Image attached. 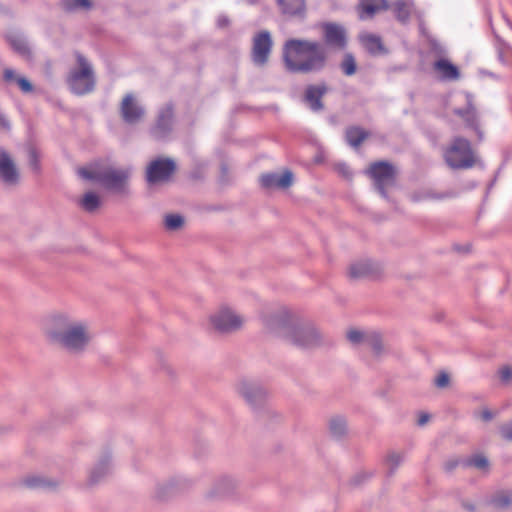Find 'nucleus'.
Returning a JSON list of instances; mask_svg holds the SVG:
<instances>
[{
	"instance_id": "obj_24",
	"label": "nucleus",
	"mask_w": 512,
	"mask_h": 512,
	"mask_svg": "<svg viewBox=\"0 0 512 512\" xmlns=\"http://www.w3.org/2000/svg\"><path fill=\"white\" fill-rule=\"evenodd\" d=\"M361 43L367 52L371 55L385 53V48L379 36L374 34H364L360 37Z\"/></svg>"
},
{
	"instance_id": "obj_3",
	"label": "nucleus",
	"mask_w": 512,
	"mask_h": 512,
	"mask_svg": "<svg viewBox=\"0 0 512 512\" xmlns=\"http://www.w3.org/2000/svg\"><path fill=\"white\" fill-rule=\"evenodd\" d=\"M282 60L290 73H316L322 71L328 61L325 46L308 39L290 38L282 47Z\"/></svg>"
},
{
	"instance_id": "obj_21",
	"label": "nucleus",
	"mask_w": 512,
	"mask_h": 512,
	"mask_svg": "<svg viewBox=\"0 0 512 512\" xmlns=\"http://www.w3.org/2000/svg\"><path fill=\"white\" fill-rule=\"evenodd\" d=\"M111 471L110 456L104 455L96 465L91 469L88 477L90 485L99 483Z\"/></svg>"
},
{
	"instance_id": "obj_41",
	"label": "nucleus",
	"mask_w": 512,
	"mask_h": 512,
	"mask_svg": "<svg viewBox=\"0 0 512 512\" xmlns=\"http://www.w3.org/2000/svg\"><path fill=\"white\" fill-rule=\"evenodd\" d=\"M492 503L496 507H500V508L508 507L511 504V498L508 494L501 493V494L496 495L492 499Z\"/></svg>"
},
{
	"instance_id": "obj_6",
	"label": "nucleus",
	"mask_w": 512,
	"mask_h": 512,
	"mask_svg": "<svg viewBox=\"0 0 512 512\" xmlns=\"http://www.w3.org/2000/svg\"><path fill=\"white\" fill-rule=\"evenodd\" d=\"M78 67L70 70L67 84L75 95H85L95 88V75L89 61L79 52L75 53Z\"/></svg>"
},
{
	"instance_id": "obj_51",
	"label": "nucleus",
	"mask_w": 512,
	"mask_h": 512,
	"mask_svg": "<svg viewBox=\"0 0 512 512\" xmlns=\"http://www.w3.org/2000/svg\"><path fill=\"white\" fill-rule=\"evenodd\" d=\"M228 24H229V20H228V18H227V17L222 16V17H219V18H218V26H220V27H225V26H227Z\"/></svg>"
},
{
	"instance_id": "obj_7",
	"label": "nucleus",
	"mask_w": 512,
	"mask_h": 512,
	"mask_svg": "<svg viewBox=\"0 0 512 512\" xmlns=\"http://www.w3.org/2000/svg\"><path fill=\"white\" fill-rule=\"evenodd\" d=\"M365 174L373 180L374 187L381 196L387 198V189L396 182V168L388 161H376L369 165Z\"/></svg>"
},
{
	"instance_id": "obj_32",
	"label": "nucleus",
	"mask_w": 512,
	"mask_h": 512,
	"mask_svg": "<svg viewBox=\"0 0 512 512\" xmlns=\"http://www.w3.org/2000/svg\"><path fill=\"white\" fill-rule=\"evenodd\" d=\"M80 206L87 212H94L100 206V198L94 192H87L79 202Z\"/></svg>"
},
{
	"instance_id": "obj_50",
	"label": "nucleus",
	"mask_w": 512,
	"mask_h": 512,
	"mask_svg": "<svg viewBox=\"0 0 512 512\" xmlns=\"http://www.w3.org/2000/svg\"><path fill=\"white\" fill-rule=\"evenodd\" d=\"M430 416L428 414H422L420 415L419 419H418V424L420 426L426 424L429 420Z\"/></svg>"
},
{
	"instance_id": "obj_43",
	"label": "nucleus",
	"mask_w": 512,
	"mask_h": 512,
	"mask_svg": "<svg viewBox=\"0 0 512 512\" xmlns=\"http://www.w3.org/2000/svg\"><path fill=\"white\" fill-rule=\"evenodd\" d=\"M430 50L434 52L437 56H440V58H443L442 56L446 53V48L439 42L432 40L430 42Z\"/></svg>"
},
{
	"instance_id": "obj_55",
	"label": "nucleus",
	"mask_w": 512,
	"mask_h": 512,
	"mask_svg": "<svg viewBox=\"0 0 512 512\" xmlns=\"http://www.w3.org/2000/svg\"><path fill=\"white\" fill-rule=\"evenodd\" d=\"M164 487H159L157 489V492H156V496L159 498V499H163L165 497V494H164Z\"/></svg>"
},
{
	"instance_id": "obj_26",
	"label": "nucleus",
	"mask_w": 512,
	"mask_h": 512,
	"mask_svg": "<svg viewBox=\"0 0 512 512\" xmlns=\"http://www.w3.org/2000/svg\"><path fill=\"white\" fill-rule=\"evenodd\" d=\"M368 137V133L357 126L349 127L346 130L345 138L348 144L354 148L359 147L362 142Z\"/></svg>"
},
{
	"instance_id": "obj_35",
	"label": "nucleus",
	"mask_w": 512,
	"mask_h": 512,
	"mask_svg": "<svg viewBox=\"0 0 512 512\" xmlns=\"http://www.w3.org/2000/svg\"><path fill=\"white\" fill-rule=\"evenodd\" d=\"M463 466H473L480 470H487L489 467V461L484 455L477 454L466 460H463Z\"/></svg>"
},
{
	"instance_id": "obj_22",
	"label": "nucleus",
	"mask_w": 512,
	"mask_h": 512,
	"mask_svg": "<svg viewBox=\"0 0 512 512\" xmlns=\"http://www.w3.org/2000/svg\"><path fill=\"white\" fill-rule=\"evenodd\" d=\"M283 14L303 17L306 11L305 0H277Z\"/></svg>"
},
{
	"instance_id": "obj_52",
	"label": "nucleus",
	"mask_w": 512,
	"mask_h": 512,
	"mask_svg": "<svg viewBox=\"0 0 512 512\" xmlns=\"http://www.w3.org/2000/svg\"><path fill=\"white\" fill-rule=\"evenodd\" d=\"M368 477V475L366 473H361V474H358L354 479H353V482L354 484H359L362 479H366Z\"/></svg>"
},
{
	"instance_id": "obj_1",
	"label": "nucleus",
	"mask_w": 512,
	"mask_h": 512,
	"mask_svg": "<svg viewBox=\"0 0 512 512\" xmlns=\"http://www.w3.org/2000/svg\"><path fill=\"white\" fill-rule=\"evenodd\" d=\"M45 334L51 344L71 354L84 352L93 338L87 322L66 312L47 317Z\"/></svg>"
},
{
	"instance_id": "obj_17",
	"label": "nucleus",
	"mask_w": 512,
	"mask_h": 512,
	"mask_svg": "<svg viewBox=\"0 0 512 512\" xmlns=\"http://www.w3.org/2000/svg\"><path fill=\"white\" fill-rule=\"evenodd\" d=\"M261 185L264 188H289L293 184V173L290 170L284 171L282 174L267 173L260 178Z\"/></svg>"
},
{
	"instance_id": "obj_13",
	"label": "nucleus",
	"mask_w": 512,
	"mask_h": 512,
	"mask_svg": "<svg viewBox=\"0 0 512 512\" xmlns=\"http://www.w3.org/2000/svg\"><path fill=\"white\" fill-rule=\"evenodd\" d=\"M174 109L172 104H166L158 112L155 125L151 128V135L157 140L166 139L173 128Z\"/></svg>"
},
{
	"instance_id": "obj_44",
	"label": "nucleus",
	"mask_w": 512,
	"mask_h": 512,
	"mask_svg": "<svg viewBox=\"0 0 512 512\" xmlns=\"http://www.w3.org/2000/svg\"><path fill=\"white\" fill-rule=\"evenodd\" d=\"M499 377L503 383H508L512 379V368L504 366L499 370Z\"/></svg>"
},
{
	"instance_id": "obj_19",
	"label": "nucleus",
	"mask_w": 512,
	"mask_h": 512,
	"mask_svg": "<svg viewBox=\"0 0 512 512\" xmlns=\"http://www.w3.org/2000/svg\"><path fill=\"white\" fill-rule=\"evenodd\" d=\"M390 8L387 0H361L359 4V17L362 20L374 17L380 11Z\"/></svg>"
},
{
	"instance_id": "obj_5",
	"label": "nucleus",
	"mask_w": 512,
	"mask_h": 512,
	"mask_svg": "<svg viewBox=\"0 0 512 512\" xmlns=\"http://www.w3.org/2000/svg\"><path fill=\"white\" fill-rule=\"evenodd\" d=\"M443 157L446 164L455 170L472 168L476 163V155L471 142L461 136L452 138L444 149Z\"/></svg>"
},
{
	"instance_id": "obj_45",
	"label": "nucleus",
	"mask_w": 512,
	"mask_h": 512,
	"mask_svg": "<svg viewBox=\"0 0 512 512\" xmlns=\"http://www.w3.org/2000/svg\"><path fill=\"white\" fill-rule=\"evenodd\" d=\"M449 381V375L445 372H442L435 379V385L439 388H445L448 386Z\"/></svg>"
},
{
	"instance_id": "obj_46",
	"label": "nucleus",
	"mask_w": 512,
	"mask_h": 512,
	"mask_svg": "<svg viewBox=\"0 0 512 512\" xmlns=\"http://www.w3.org/2000/svg\"><path fill=\"white\" fill-rule=\"evenodd\" d=\"M29 163L34 170L37 171L39 169L38 153L33 148L29 150Z\"/></svg>"
},
{
	"instance_id": "obj_29",
	"label": "nucleus",
	"mask_w": 512,
	"mask_h": 512,
	"mask_svg": "<svg viewBox=\"0 0 512 512\" xmlns=\"http://www.w3.org/2000/svg\"><path fill=\"white\" fill-rule=\"evenodd\" d=\"M463 120L468 128H471L476 132L479 141H482L484 138V135H483L482 130L479 127V121H478V116H477L476 110L471 105L470 102L468 105V114L465 116V118Z\"/></svg>"
},
{
	"instance_id": "obj_36",
	"label": "nucleus",
	"mask_w": 512,
	"mask_h": 512,
	"mask_svg": "<svg viewBox=\"0 0 512 512\" xmlns=\"http://www.w3.org/2000/svg\"><path fill=\"white\" fill-rule=\"evenodd\" d=\"M184 224V218L179 214H167L164 218V225L167 230L175 231Z\"/></svg>"
},
{
	"instance_id": "obj_31",
	"label": "nucleus",
	"mask_w": 512,
	"mask_h": 512,
	"mask_svg": "<svg viewBox=\"0 0 512 512\" xmlns=\"http://www.w3.org/2000/svg\"><path fill=\"white\" fill-rule=\"evenodd\" d=\"M329 430L333 437L339 439L347 432L346 420L342 417H334L330 420Z\"/></svg>"
},
{
	"instance_id": "obj_48",
	"label": "nucleus",
	"mask_w": 512,
	"mask_h": 512,
	"mask_svg": "<svg viewBox=\"0 0 512 512\" xmlns=\"http://www.w3.org/2000/svg\"><path fill=\"white\" fill-rule=\"evenodd\" d=\"M338 170L340 173H342L345 177H351L352 173L349 169V167L345 164L339 165Z\"/></svg>"
},
{
	"instance_id": "obj_16",
	"label": "nucleus",
	"mask_w": 512,
	"mask_h": 512,
	"mask_svg": "<svg viewBox=\"0 0 512 512\" xmlns=\"http://www.w3.org/2000/svg\"><path fill=\"white\" fill-rule=\"evenodd\" d=\"M327 91L328 88L325 84L308 85L305 89L304 101L312 111L319 112L324 109L322 98Z\"/></svg>"
},
{
	"instance_id": "obj_33",
	"label": "nucleus",
	"mask_w": 512,
	"mask_h": 512,
	"mask_svg": "<svg viewBox=\"0 0 512 512\" xmlns=\"http://www.w3.org/2000/svg\"><path fill=\"white\" fill-rule=\"evenodd\" d=\"M340 68L344 75L352 76L357 71L355 57L351 53H346L340 63Z\"/></svg>"
},
{
	"instance_id": "obj_53",
	"label": "nucleus",
	"mask_w": 512,
	"mask_h": 512,
	"mask_svg": "<svg viewBox=\"0 0 512 512\" xmlns=\"http://www.w3.org/2000/svg\"><path fill=\"white\" fill-rule=\"evenodd\" d=\"M454 113L458 116H460L462 119L465 118V116L468 114V108L467 109H456Z\"/></svg>"
},
{
	"instance_id": "obj_38",
	"label": "nucleus",
	"mask_w": 512,
	"mask_h": 512,
	"mask_svg": "<svg viewBox=\"0 0 512 512\" xmlns=\"http://www.w3.org/2000/svg\"><path fill=\"white\" fill-rule=\"evenodd\" d=\"M366 345H368L376 355H379L383 350L381 337L375 332L368 333Z\"/></svg>"
},
{
	"instance_id": "obj_15",
	"label": "nucleus",
	"mask_w": 512,
	"mask_h": 512,
	"mask_svg": "<svg viewBox=\"0 0 512 512\" xmlns=\"http://www.w3.org/2000/svg\"><path fill=\"white\" fill-rule=\"evenodd\" d=\"M0 178L8 185H15L19 180V173L14 162L3 149H0Z\"/></svg>"
},
{
	"instance_id": "obj_25",
	"label": "nucleus",
	"mask_w": 512,
	"mask_h": 512,
	"mask_svg": "<svg viewBox=\"0 0 512 512\" xmlns=\"http://www.w3.org/2000/svg\"><path fill=\"white\" fill-rule=\"evenodd\" d=\"M412 6L413 3L411 1L396 0L390 7L393 10L395 18L399 22L406 24L409 21Z\"/></svg>"
},
{
	"instance_id": "obj_14",
	"label": "nucleus",
	"mask_w": 512,
	"mask_h": 512,
	"mask_svg": "<svg viewBox=\"0 0 512 512\" xmlns=\"http://www.w3.org/2000/svg\"><path fill=\"white\" fill-rule=\"evenodd\" d=\"M120 113L126 123L135 124L141 120L145 111L132 94H126L121 103Z\"/></svg>"
},
{
	"instance_id": "obj_12",
	"label": "nucleus",
	"mask_w": 512,
	"mask_h": 512,
	"mask_svg": "<svg viewBox=\"0 0 512 512\" xmlns=\"http://www.w3.org/2000/svg\"><path fill=\"white\" fill-rule=\"evenodd\" d=\"M324 43L335 50H344L347 46V32L345 28L333 22L321 24Z\"/></svg>"
},
{
	"instance_id": "obj_54",
	"label": "nucleus",
	"mask_w": 512,
	"mask_h": 512,
	"mask_svg": "<svg viewBox=\"0 0 512 512\" xmlns=\"http://www.w3.org/2000/svg\"><path fill=\"white\" fill-rule=\"evenodd\" d=\"M0 125L3 126L6 129L10 128L9 121L5 117H3V116H0Z\"/></svg>"
},
{
	"instance_id": "obj_9",
	"label": "nucleus",
	"mask_w": 512,
	"mask_h": 512,
	"mask_svg": "<svg viewBox=\"0 0 512 512\" xmlns=\"http://www.w3.org/2000/svg\"><path fill=\"white\" fill-rule=\"evenodd\" d=\"M176 163L170 158H157L152 160L146 169V181L148 184L166 182L174 174Z\"/></svg>"
},
{
	"instance_id": "obj_42",
	"label": "nucleus",
	"mask_w": 512,
	"mask_h": 512,
	"mask_svg": "<svg viewBox=\"0 0 512 512\" xmlns=\"http://www.w3.org/2000/svg\"><path fill=\"white\" fill-rule=\"evenodd\" d=\"M499 432L502 438L512 441V421L502 424L499 427Z\"/></svg>"
},
{
	"instance_id": "obj_4",
	"label": "nucleus",
	"mask_w": 512,
	"mask_h": 512,
	"mask_svg": "<svg viewBox=\"0 0 512 512\" xmlns=\"http://www.w3.org/2000/svg\"><path fill=\"white\" fill-rule=\"evenodd\" d=\"M78 175L86 180L98 182L105 189L124 192L131 175L129 168L105 167L98 170L79 168Z\"/></svg>"
},
{
	"instance_id": "obj_39",
	"label": "nucleus",
	"mask_w": 512,
	"mask_h": 512,
	"mask_svg": "<svg viewBox=\"0 0 512 512\" xmlns=\"http://www.w3.org/2000/svg\"><path fill=\"white\" fill-rule=\"evenodd\" d=\"M25 485L31 488H49L54 486V483L43 477L33 476L25 479Z\"/></svg>"
},
{
	"instance_id": "obj_49",
	"label": "nucleus",
	"mask_w": 512,
	"mask_h": 512,
	"mask_svg": "<svg viewBox=\"0 0 512 512\" xmlns=\"http://www.w3.org/2000/svg\"><path fill=\"white\" fill-rule=\"evenodd\" d=\"M493 416H494L493 413L488 409L483 410L482 414H481V417L484 421L492 420Z\"/></svg>"
},
{
	"instance_id": "obj_37",
	"label": "nucleus",
	"mask_w": 512,
	"mask_h": 512,
	"mask_svg": "<svg viewBox=\"0 0 512 512\" xmlns=\"http://www.w3.org/2000/svg\"><path fill=\"white\" fill-rule=\"evenodd\" d=\"M498 58L504 64H510L512 61V50L510 46L503 42H499L496 46Z\"/></svg>"
},
{
	"instance_id": "obj_34",
	"label": "nucleus",
	"mask_w": 512,
	"mask_h": 512,
	"mask_svg": "<svg viewBox=\"0 0 512 512\" xmlns=\"http://www.w3.org/2000/svg\"><path fill=\"white\" fill-rule=\"evenodd\" d=\"M405 455L398 452H389L386 457V464L388 466V474L393 475L399 465L404 461Z\"/></svg>"
},
{
	"instance_id": "obj_28",
	"label": "nucleus",
	"mask_w": 512,
	"mask_h": 512,
	"mask_svg": "<svg viewBox=\"0 0 512 512\" xmlns=\"http://www.w3.org/2000/svg\"><path fill=\"white\" fill-rule=\"evenodd\" d=\"M3 78L7 82L16 81V83L18 84L19 88L24 93H30V92L33 91V85L30 83V81L28 79H26L25 77H22V76H18L17 77L15 75L14 70H12V69H9V68L5 69L4 73H3Z\"/></svg>"
},
{
	"instance_id": "obj_8",
	"label": "nucleus",
	"mask_w": 512,
	"mask_h": 512,
	"mask_svg": "<svg viewBox=\"0 0 512 512\" xmlns=\"http://www.w3.org/2000/svg\"><path fill=\"white\" fill-rule=\"evenodd\" d=\"M273 48L271 34L267 30L256 33L252 39L251 60L258 67L265 66Z\"/></svg>"
},
{
	"instance_id": "obj_2",
	"label": "nucleus",
	"mask_w": 512,
	"mask_h": 512,
	"mask_svg": "<svg viewBox=\"0 0 512 512\" xmlns=\"http://www.w3.org/2000/svg\"><path fill=\"white\" fill-rule=\"evenodd\" d=\"M267 329L300 348H315L325 343L323 333L311 322L295 321L287 309L263 316Z\"/></svg>"
},
{
	"instance_id": "obj_20",
	"label": "nucleus",
	"mask_w": 512,
	"mask_h": 512,
	"mask_svg": "<svg viewBox=\"0 0 512 512\" xmlns=\"http://www.w3.org/2000/svg\"><path fill=\"white\" fill-rule=\"evenodd\" d=\"M348 273L350 278L360 279L376 275L378 268L371 261L364 260L351 264Z\"/></svg>"
},
{
	"instance_id": "obj_18",
	"label": "nucleus",
	"mask_w": 512,
	"mask_h": 512,
	"mask_svg": "<svg viewBox=\"0 0 512 512\" xmlns=\"http://www.w3.org/2000/svg\"><path fill=\"white\" fill-rule=\"evenodd\" d=\"M434 71L444 81H455L460 78V71L456 65L445 58H439L433 64Z\"/></svg>"
},
{
	"instance_id": "obj_47",
	"label": "nucleus",
	"mask_w": 512,
	"mask_h": 512,
	"mask_svg": "<svg viewBox=\"0 0 512 512\" xmlns=\"http://www.w3.org/2000/svg\"><path fill=\"white\" fill-rule=\"evenodd\" d=\"M459 464H462L463 465V460H459V459H452V460H449L445 463V470L450 472L452 471L454 468H456Z\"/></svg>"
},
{
	"instance_id": "obj_30",
	"label": "nucleus",
	"mask_w": 512,
	"mask_h": 512,
	"mask_svg": "<svg viewBox=\"0 0 512 512\" xmlns=\"http://www.w3.org/2000/svg\"><path fill=\"white\" fill-rule=\"evenodd\" d=\"M60 5L66 12H75L89 10L92 7V2L90 0H61Z\"/></svg>"
},
{
	"instance_id": "obj_23",
	"label": "nucleus",
	"mask_w": 512,
	"mask_h": 512,
	"mask_svg": "<svg viewBox=\"0 0 512 512\" xmlns=\"http://www.w3.org/2000/svg\"><path fill=\"white\" fill-rule=\"evenodd\" d=\"M7 41L9 42L11 48L18 53L20 56L31 59L32 53L31 49L28 45L26 38L21 34H10L7 36Z\"/></svg>"
},
{
	"instance_id": "obj_11",
	"label": "nucleus",
	"mask_w": 512,
	"mask_h": 512,
	"mask_svg": "<svg viewBox=\"0 0 512 512\" xmlns=\"http://www.w3.org/2000/svg\"><path fill=\"white\" fill-rule=\"evenodd\" d=\"M237 391L253 408L264 403L267 397V391L261 384L247 379L238 382Z\"/></svg>"
},
{
	"instance_id": "obj_27",
	"label": "nucleus",
	"mask_w": 512,
	"mask_h": 512,
	"mask_svg": "<svg viewBox=\"0 0 512 512\" xmlns=\"http://www.w3.org/2000/svg\"><path fill=\"white\" fill-rule=\"evenodd\" d=\"M235 484L232 479L228 477H224L219 479L212 491L210 492V497H224L231 494L234 490Z\"/></svg>"
},
{
	"instance_id": "obj_10",
	"label": "nucleus",
	"mask_w": 512,
	"mask_h": 512,
	"mask_svg": "<svg viewBox=\"0 0 512 512\" xmlns=\"http://www.w3.org/2000/svg\"><path fill=\"white\" fill-rule=\"evenodd\" d=\"M211 323L218 332L231 333L242 327L244 319L233 310L222 308L211 316Z\"/></svg>"
},
{
	"instance_id": "obj_40",
	"label": "nucleus",
	"mask_w": 512,
	"mask_h": 512,
	"mask_svg": "<svg viewBox=\"0 0 512 512\" xmlns=\"http://www.w3.org/2000/svg\"><path fill=\"white\" fill-rule=\"evenodd\" d=\"M367 338H368V333H364V332L356 330V329H352L347 332V339L352 344H355V345L361 344V343L366 344Z\"/></svg>"
}]
</instances>
